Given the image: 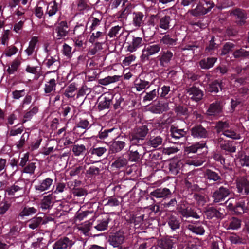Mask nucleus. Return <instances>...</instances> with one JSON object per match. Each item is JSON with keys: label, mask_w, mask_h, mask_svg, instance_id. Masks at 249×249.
<instances>
[{"label": "nucleus", "mask_w": 249, "mask_h": 249, "mask_svg": "<svg viewBox=\"0 0 249 249\" xmlns=\"http://www.w3.org/2000/svg\"><path fill=\"white\" fill-rule=\"evenodd\" d=\"M148 132L149 129L146 125L136 127L129 135L130 143L134 145H142L143 141Z\"/></svg>", "instance_id": "f257e3e1"}, {"label": "nucleus", "mask_w": 249, "mask_h": 249, "mask_svg": "<svg viewBox=\"0 0 249 249\" xmlns=\"http://www.w3.org/2000/svg\"><path fill=\"white\" fill-rule=\"evenodd\" d=\"M177 210L179 213L183 217H193L198 219L202 214L200 209L191 206H186L185 205H178Z\"/></svg>", "instance_id": "f03ea898"}, {"label": "nucleus", "mask_w": 249, "mask_h": 249, "mask_svg": "<svg viewBox=\"0 0 249 249\" xmlns=\"http://www.w3.org/2000/svg\"><path fill=\"white\" fill-rule=\"evenodd\" d=\"M161 48V45L157 44H149L146 45L142 51V54L141 59L142 62H145L149 60V56L158 53Z\"/></svg>", "instance_id": "7ed1b4c3"}, {"label": "nucleus", "mask_w": 249, "mask_h": 249, "mask_svg": "<svg viewBox=\"0 0 249 249\" xmlns=\"http://www.w3.org/2000/svg\"><path fill=\"white\" fill-rule=\"evenodd\" d=\"M142 145H137L130 143L129 150L127 152L128 160L131 162H138L141 159L142 154L143 152Z\"/></svg>", "instance_id": "20e7f679"}, {"label": "nucleus", "mask_w": 249, "mask_h": 249, "mask_svg": "<svg viewBox=\"0 0 249 249\" xmlns=\"http://www.w3.org/2000/svg\"><path fill=\"white\" fill-rule=\"evenodd\" d=\"M126 136H120L111 142L109 145V152L111 154H115L123 150L127 145Z\"/></svg>", "instance_id": "39448f33"}, {"label": "nucleus", "mask_w": 249, "mask_h": 249, "mask_svg": "<svg viewBox=\"0 0 249 249\" xmlns=\"http://www.w3.org/2000/svg\"><path fill=\"white\" fill-rule=\"evenodd\" d=\"M230 193L231 191L228 187L221 186L217 188L212 195L213 202L219 203L224 201L229 196Z\"/></svg>", "instance_id": "423d86ee"}, {"label": "nucleus", "mask_w": 249, "mask_h": 249, "mask_svg": "<svg viewBox=\"0 0 249 249\" xmlns=\"http://www.w3.org/2000/svg\"><path fill=\"white\" fill-rule=\"evenodd\" d=\"M174 57L173 53L169 49L162 48L160 55L157 57L161 67H167Z\"/></svg>", "instance_id": "0eeeda50"}, {"label": "nucleus", "mask_w": 249, "mask_h": 249, "mask_svg": "<svg viewBox=\"0 0 249 249\" xmlns=\"http://www.w3.org/2000/svg\"><path fill=\"white\" fill-rule=\"evenodd\" d=\"M159 19V14L151 15L148 17L147 21L145 22L142 31L149 33L151 36L154 35L155 30L158 29L156 27L158 24Z\"/></svg>", "instance_id": "6e6552de"}, {"label": "nucleus", "mask_w": 249, "mask_h": 249, "mask_svg": "<svg viewBox=\"0 0 249 249\" xmlns=\"http://www.w3.org/2000/svg\"><path fill=\"white\" fill-rule=\"evenodd\" d=\"M204 177L206 182L211 184H219L222 182V178L220 172L210 169H206L204 172Z\"/></svg>", "instance_id": "1a4fd4ad"}, {"label": "nucleus", "mask_w": 249, "mask_h": 249, "mask_svg": "<svg viewBox=\"0 0 249 249\" xmlns=\"http://www.w3.org/2000/svg\"><path fill=\"white\" fill-rule=\"evenodd\" d=\"M224 100L221 99H216L215 102L211 103L207 110V114L209 116H216L219 115L223 112Z\"/></svg>", "instance_id": "9d476101"}, {"label": "nucleus", "mask_w": 249, "mask_h": 249, "mask_svg": "<svg viewBox=\"0 0 249 249\" xmlns=\"http://www.w3.org/2000/svg\"><path fill=\"white\" fill-rule=\"evenodd\" d=\"M190 133L195 139H206L209 136V131L200 124L193 126L190 129Z\"/></svg>", "instance_id": "9b49d317"}, {"label": "nucleus", "mask_w": 249, "mask_h": 249, "mask_svg": "<svg viewBox=\"0 0 249 249\" xmlns=\"http://www.w3.org/2000/svg\"><path fill=\"white\" fill-rule=\"evenodd\" d=\"M231 15L234 16V21L238 26H242L246 23L247 14L244 10L236 8L232 10Z\"/></svg>", "instance_id": "f8f14e48"}, {"label": "nucleus", "mask_w": 249, "mask_h": 249, "mask_svg": "<svg viewBox=\"0 0 249 249\" xmlns=\"http://www.w3.org/2000/svg\"><path fill=\"white\" fill-rule=\"evenodd\" d=\"M187 93L189 94L190 99L196 102L202 100L204 96L203 91L195 86L188 88Z\"/></svg>", "instance_id": "ddd939ff"}, {"label": "nucleus", "mask_w": 249, "mask_h": 249, "mask_svg": "<svg viewBox=\"0 0 249 249\" xmlns=\"http://www.w3.org/2000/svg\"><path fill=\"white\" fill-rule=\"evenodd\" d=\"M113 96L111 95L107 96L102 95L98 99L97 108L99 111L108 109L111 104H113Z\"/></svg>", "instance_id": "4468645a"}, {"label": "nucleus", "mask_w": 249, "mask_h": 249, "mask_svg": "<svg viewBox=\"0 0 249 249\" xmlns=\"http://www.w3.org/2000/svg\"><path fill=\"white\" fill-rule=\"evenodd\" d=\"M147 16L142 12H134L133 13L132 24L137 28H141L143 30L145 20Z\"/></svg>", "instance_id": "2eb2a0df"}, {"label": "nucleus", "mask_w": 249, "mask_h": 249, "mask_svg": "<svg viewBox=\"0 0 249 249\" xmlns=\"http://www.w3.org/2000/svg\"><path fill=\"white\" fill-rule=\"evenodd\" d=\"M172 21L173 19L169 15H166L163 16H159L158 23L156 28H160L165 31H168L173 28L172 24Z\"/></svg>", "instance_id": "dca6fc26"}, {"label": "nucleus", "mask_w": 249, "mask_h": 249, "mask_svg": "<svg viewBox=\"0 0 249 249\" xmlns=\"http://www.w3.org/2000/svg\"><path fill=\"white\" fill-rule=\"evenodd\" d=\"M183 226L196 235H203L205 231L203 226L200 223H189L185 221H183Z\"/></svg>", "instance_id": "f3484780"}, {"label": "nucleus", "mask_w": 249, "mask_h": 249, "mask_svg": "<svg viewBox=\"0 0 249 249\" xmlns=\"http://www.w3.org/2000/svg\"><path fill=\"white\" fill-rule=\"evenodd\" d=\"M124 236L123 233L117 232L115 233L110 235L108 238L109 244L114 248L119 247L124 242Z\"/></svg>", "instance_id": "a211bd4d"}, {"label": "nucleus", "mask_w": 249, "mask_h": 249, "mask_svg": "<svg viewBox=\"0 0 249 249\" xmlns=\"http://www.w3.org/2000/svg\"><path fill=\"white\" fill-rule=\"evenodd\" d=\"M237 191L243 195H247L249 193V180L245 178H242L237 181Z\"/></svg>", "instance_id": "6ab92c4d"}, {"label": "nucleus", "mask_w": 249, "mask_h": 249, "mask_svg": "<svg viewBox=\"0 0 249 249\" xmlns=\"http://www.w3.org/2000/svg\"><path fill=\"white\" fill-rule=\"evenodd\" d=\"M72 240L67 237H64L57 240L53 245V249H66L72 246Z\"/></svg>", "instance_id": "aec40b11"}, {"label": "nucleus", "mask_w": 249, "mask_h": 249, "mask_svg": "<svg viewBox=\"0 0 249 249\" xmlns=\"http://www.w3.org/2000/svg\"><path fill=\"white\" fill-rule=\"evenodd\" d=\"M169 109L168 103L163 101H158L150 107V111L155 114H161Z\"/></svg>", "instance_id": "412c9836"}, {"label": "nucleus", "mask_w": 249, "mask_h": 249, "mask_svg": "<svg viewBox=\"0 0 249 249\" xmlns=\"http://www.w3.org/2000/svg\"><path fill=\"white\" fill-rule=\"evenodd\" d=\"M53 182V180L52 178H47L39 181L38 184L35 186V190L39 193L48 190L52 185Z\"/></svg>", "instance_id": "4be33fe9"}, {"label": "nucleus", "mask_w": 249, "mask_h": 249, "mask_svg": "<svg viewBox=\"0 0 249 249\" xmlns=\"http://www.w3.org/2000/svg\"><path fill=\"white\" fill-rule=\"evenodd\" d=\"M249 203V201L246 202V201L243 199H240L236 201L234 214L240 215L247 213L249 210L248 206Z\"/></svg>", "instance_id": "5701e85b"}, {"label": "nucleus", "mask_w": 249, "mask_h": 249, "mask_svg": "<svg viewBox=\"0 0 249 249\" xmlns=\"http://www.w3.org/2000/svg\"><path fill=\"white\" fill-rule=\"evenodd\" d=\"M170 136L175 139H179L183 137H185L188 134V129H180L178 126L172 125L170 129Z\"/></svg>", "instance_id": "b1692460"}, {"label": "nucleus", "mask_w": 249, "mask_h": 249, "mask_svg": "<svg viewBox=\"0 0 249 249\" xmlns=\"http://www.w3.org/2000/svg\"><path fill=\"white\" fill-rule=\"evenodd\" d=\"M68 26L67 22L66 21H62L59 22L55 27V32L57 33V39H60L68 34L67 29Z\"/></svg>", "instance_id": "393cba45"}, {"label": "nucleus", "mask_w": 249, "mask_h": 249, "mask_svg": "<svg viewBox=\"0 0 249 249\" xmlns=\"http://www.w3.org/2000/svg\"><path fill=\"white\" fill-rule=\"evenodd\" d=\"M207 13L205 7H204V4L202 3L201 1H200L197 4L196 8L190 9L188 11V14L196 17L205 15Z\"/></svg>", "instance_id": "a878e982"}, {"label": "nucleus", "mask_w": 249, "mask_h": 249, "mask_svg": "<svg viewBox=\"0 0 249 249\" xmlns=\"http://www.w3.org/2000/svg\"><path fill=\"white\" fill-rule=\"evenodd\" d=\"M204 214L208 219H211L213 217L222 218L223 215L222 213L213 207L206 208L204 211Z\"/></svg>", "instance_id": "bb28decb"}, {"label": "nucleus", "mask_w": 249, "mask_h": 249, "mask_svg": "<svg viewBox=\"0 0 249 249\" xmlns=\"http://www.w3.org/2000/svg\"><path fill=\"white\" fill-rule=\"evenodd\" d=\"M37 212V209L34 207L25 205L22 207L18 217L23 218L25 217L31 216Z\"/></svg>", "instance_id": "cd10ccee"}, {"label": "nucleus", "mask_w": 249, "mask_h": 249, "mask_svg": "<svg viewBox=\"0 0 249 249\" xmlns=\"http://www.w3.org/2000/svg\"><path fill=\"white\" fill-rule=\"evenodd\" d=\"M167 222L172 231H176L180 229V219L176 216L170 215L168 218Z\"/></svg>", "instance_id": "c85d7f7f"}, {"label": "nucleus", "mask_w": 249, "mask_h": 249, "mask_svg": "<svg viewBox=\"0 0 249 249\" xmlns=\"http://www.w3.org/2000/svg\"><path fill=\"white\" fill-rule=\"evenodd\" d=\"M207 89L209 92L217 93L219 89L221 90L223 89L222 82L221 81L215 80L208 84Z\"/></svg>", "instance_id": "c756f323"}, {"label": "nucleus", "mask_w": 249, "mask_h": 249, "mask_svg": "<svg viewBox=\"0 0 249 249\" xmlns=\"http://www.w3.org/2000/svg\"><path fill=\"white\" fill-rule=\"evenodd\" d=\"M171 192L169 189L159 188L156 189L153 192H151L150 195L151 196V199H153L154 201H155V200L152 197L156 198H163L167 196Z\"/></svg>", "instance_id": "7c9ffc66"}, {"label": "nucleus", "mask_w": 249, "mask_h": 249, "mask_svg": "<svg viewBox=\"0 0 249 249\" xmlns=\"http://www.w3.org/2000/svg\"><path fill=\"white\" fill-rule=\"evenodd\" d=\"M43 223V217L39 214L27 221L29 228L32 230L38 228Z\"/></svg>", "instance_id": "2f4dec72"}, {"label": "nucleus", "mask_w": 249, "mask_h": 249, "mask_svg": "<svg viewBox=\"0 0 249 249\" xmlns=\"http://www.w3.org/2000/svg\"><path fill=\"white\" fill-rule=\"evenodd\" d=\"M102 18L103 17L101 13L96 12V13L92 14L90 18H89L92 22V24L90 26L91 31L94 30L96 27L101 24Z\"/></svg>", "instance_id": "473e14b6"}, {"label": "nucleus", "mask_w": 249, "mask_h": 249, "mask_svg": "<svg viewBox=\"0 0 249 249\" xmlns=\"http://www.w3.org/2000/svg\"><path fill=\"white\" fill-rule=\"evenodd\" d=\"M174 242L170 239L161 240L158 243V248L152 247L150 249H175Z\"/></svg>", "instance_id": "72a5a7b5"}, {"label": "nucleus", "mask_w": 249, "mask_h": 249, "mask_svg": "<svg viewBox=\"0 0 249 249\" xmlns=\"http://www.w3.org/2000/svg\"><path fill=\"white\" fill-rule=\"evenodd\" d=\"M217 60L215 57H208L203 59L199 62V65L202 69H209L213 67Z\"/></svg>", "instance_id": "f704fd0d"}, {"label": "nucleus", "mask_w": 249, "mask_h": 249, "mask_svg": "<svg viewBox=\"0 0 249 249\" xmlns=\"http://www.w3.org/2000/svg\"><path fill=\"white\" fill-rule=\"evenodd\" d=\"M143 44V40L142 37H133L132 44L128 46L127 50L130 52L136 51L137 49L142 46Z\"/></svg>", "instance_id": "c9c22d12"}, {"label": "nucleus", "mask_w": 249, "mask_h": 249, "mask_svg": "<svg viewBox=\"0 0 249 249\" xmlns=\"http://www.w3.org/2000/svg\"><path fill=\"white\" fill-rule=\"evenodd\" d=\"M52 200V194L44 196L40 203L41 208L44 210L51 209L53 205Z\"/></svg>", "instance_id": "e433bc0d"}, {"label": "nucleus", "mask_w": 249, "mask_h": 249, "mask_svg": "<svg viewBox=\"0 0 249 249\" xmlns=\"http://www.w3.org/2000/svg\"><path fill=\"white\" fill-rule=\"evenodd\" d=\"M177 40L178 39L176 37H173L169 34L164 35L160 39V42H162L164 45L168 46V47L176 45Z\"/></svg>", "instance_id": "4c0bfd02"}, {"label": "nucleus", "mask_w": 249, "mask_h": 249, "mask_svg": "<svg viewBox=\"0 0 249 249\" xmlns=\"http://www.w3.org/2000/svg\"><path fill=\"white\" fill-rule=\"evenodd\" d=\"M206 143L205 142H196L191 146L187 147L186 152L188 153H196L200 149H202L206 147Z\"/></svg>", "instance_id": "58836bf2"}, {"label": "nucleus", "mask_w": 249, "mask_h": 249, "mask_svg": "<svg viewBox=\"0 0 249 249\" xmlns=\"http://www.w3.org/2000/svg\"><path fill=\"white\" fill-rule=\"evenodd\" d=\"M217 37L214 36L211 37V40L209 41V45L206 47V51L207 53H212L215 50L218 49L219 44L217 42Z\"/></svg>", "instance_id": "ea45409f"}, {"label": "nucleus", "mask_w": 249, "mask_h": 249, "mask_svg": "<svg viewBox=\"0 0 249 249\" xmlns=\"http://www.w3.org/2000/svg\"><path fill=\"white\" fill-rule=\"evenodd\" d=\"M120 77V76L118 75H114L113 76H108L104 78L99 79L98 82L99 84L107 86L118 81Z\"/></svg>", "instance_id": "a19ab883"}, {"label": "nucleus", "mask_w": 249, "mask_h": 249, "mask_svg": "<svg viewBox=\"0 0 249 249\" xmlns=\"http://www.w3.org/2000/svg\"><path fill=\"white\" fill-rule=\"evenodd\" d=\"M56 86V80L54 78L51 79L45 84L44 92L46 94H50L55 90Z\"/></svg>", "instance_id": "79ce46f5"}, {"label": "nucleus", "mask_w": 249, "mask_h": 249, "mask_svg": "<svg viewBox=\"0 0 249 249\" xmlns=\"http://www.w3.org/2000/svg\"><path fill=\"white\" fill-rule=\"evenodd\" d=\"M162 143V138L160 136L151 137L147 141V145L153 148H157Z\"/></svg>", "instance_id": "37998d69"}, {"label": "nucleus", "mask_w": 249, "mask_h": 249, "mask_svg": "<svg viewBox=\"0 0 249 249\" xmlns=\"http://www.w3.org/2000/svg\"><path fill=\"white\" fill-rule=\"evenodd\" d=\"M174 111L178 117L184 116L185 118L188 116V109L186 106L182 105L176 106Z\"/></svg>", "instance_id": "c03bdc74"}, {"label": "nucleus", "mask_w": 249, "mask_h": 249, "mask_svg": "<svg viewBox=\"0 0 249 249\" xmlns=\"http://www.w3.org/2000/svg\"><path fill=\"white\" fill-rule=\"evenodd\" d=\"M233 55L235 59L249 58V51L241 48L235 50L233 53Z\"/></svg>", "instance_id": "a18cd8bd"}, {"label": "nucleus", "mask_w": 249, "mask_h": 249, "mask_svg": "<svg viewBox=\"0 0 249 249\" xmlns=\"http://www.w3.org/2000/svg\"><path fill=\"white\" fill-rule=\"evenodd\" d=\"M241 220L235 217H232L228 224L227 229L238 230L241 228Z\"/></svg>", "instance_id": "49530a36"}, {"label": "nucleus", "mask_w": 249, "mask_h": 249, "mask_svg": "<svg viewBox=\"0 0 249 249\" xmlns=\"http://www.w3.org/2000/svg\"><path fill=\"white\" fill-rule=\"evenodd\" d=\"M29 111H27L25 113L23 119L22 121V124L25 123L28 121H30L38 111V107L36 106L33 107L32 108H31V107Z\"/></svg>", "instance_id": "de8ad7c7"}, {"label": "nucleus", "mask_w": 249, "mask_h": 249, "mask_svg": "<svg viewBox=\"0 0 249 249\" xmlns=\"http://www.w3.org/2000/svg\"><path fill=\"white\" fill-rule=\"evenodd\" d=\"M135 87L138 91H140L146 88L149 86V82L148 81L137 78L134 81Z\"/></svg>", "instance_id": "09e8293b"}, {"label": "nucleus", "mask_w": 249, "mask_h": 249, "mask_svg": "<svg viewBox=\"0 0 249 249\" xmlns=\"http://www.w3.org/2000/svg\"><path fill=\"white\" fill-rule=\"evenodd\" d=\"M122 7V9L117 13V18L120 20L126 19L128 15L131 12L129 5L126 4L125 6Z\"/></svg>", "instance_id": "8fccbe9b"}, {"label": "nucleus", "mask_w": 249, "mask_h": 249, "mask_svg": "<svg viewBox=\"0 0 249 249\" xmlns=\"http://www.w3.org/2000/svg\"><path fill=\"white\" fill-rule=\"evenodd\" d=\"M229 126V123L227 121H219L216 122L215 127L216 132L219 134L221 132L223 133Z\"/></svg>", "instance_id": "3c124183"}, {"label": "nucleus", "mask_w": 249, "mask_h": 249, "mask_svg": "<svg viewBox=\"0 0 249 249\" xmlns=\"http://www.w3.org/2000/svg\"><path fill=\"white\" fill-rule=\"evenodd\" d=\"M128 160L123 156H120L112 163V166L117 168H121L127 165Z\"/></svg>", "instance_id": "603ef678"}, {"label": "nucleus", "mask_w": 249, "mask_h": 249, "mask_svg": "<svg viewBox=\"0 0 249 249\" xmlns=\"http://www.w3.org/2000/svg\"><path fill=\"white\" fill-rule=\"evenodd\" d=\"M168 168L171 175H177L180 169V163L179 162L173 161L169 164Z\"/></svg>", "instance_id": "864d4df0"}, {"label": "nucleus", "mask_w": 249, "mask_h": 249, "mask_svg": "<svg viewBox=\"0 0 249 249\" xmlns=\"http://www.w3.org/2000/svg\"><path fill=\"white\" fill-rule=\"evenodd\" d=\"M58 4L55 1L50 2L47 8L46 13L50 17L55 15L58 11Z\"/></svg>", "instance_id": "5fc2aeb1"}, {"label": "nucleus", "mask_w": 249, "mask_h": 249, "mask_svg": "<svg viewBox=\"0 0 249 249\" xmlns=\"http://www.w3.org/2000/svg\"><path fill=\"white\" fill-rule=\"evenodd\" d=\"M38 39L37 37L34 36L32 38L31 41L29 42L28 47L25 50V52L28 56H30L33 54Z\"/></svg>", "instance_id": "6e6d98bb"}, {"label": "nucleus", "mask_w": 249, "mask_h": 249, "mask_svg": "<svg viewBox=\"0 0 249 249\" xmlns=\"http://www.w3.org/2000/svg\"><path fill=\"white\" fill-rule=\"evenodd\" d=\"M107 149L103 147H92L88 151L89 154L96 155L98 157L102 156L106 152Z\"/></svg>", "instance_id": "4d7b16f0"}, {"label": "nucleus", "mask_w": 249, "mask_h": 249, "mask_svg": "<svg viewBox=\"0 0 249 249\" xmlns=\"http://www.w3.org/2000/svg\"><path fill=\"white\" fill-rule=\"evenodd\" d=\"M235 46V45L233 43L230 42H226L223 46L221 51V55L223 56L227 55L230 52L233 50Z\"/></svg>", "instance_id": "13d9d810"}, {"label": "nucleus", "mask_w": 249, "mask_h": 249, "mask_svg": "<svg viewBox=\"0 0 249 249\" xmlns=\"http://www.w3.org/2000/svg\"><path fill=\"white\" fill-rule=\"evenodd\" d=\"M86 150V147L83 144L74 145L72 148V151L73 152L74 155L76 156H78L80 155L83 154Z\"/></svg>", "instance_id": "bf43d9fd"}, {"label": "nucleus", "mask_w": 249, "mask_h": 249, "mask_svg": "<svg viewBox=\"0 0 249 249\" xmlns=\"http://www.w3.org/2000/svg\"><path fill=\"white\" fill-rule=\"evenodd\" d=\"M97 222L98 224L94 227V228L99 231H103L106 230L108 227L109 219L98 220Z\"/></svg>", "instance_id": "052dcab7"}, {"label": "nucleus", "mask_w": 249, "mask_h": 249, "mask_svg": "<svg viewBox=\"0 0 249 249\" xmlns=\"http://www.w3.org/2000/svg\"><path fill=\"white\" fill-rule=\"evenodd\" d=\"M185 78L190 80L192 82L196 81L199 79L200 76L197 73V72H195L188 70L185 73Z\"/></svg>", "instance_id": "680f3d73"}, {"label": "nucleus", "mask_w": 249, "mask_h": 249, "mask_svg": "<svg viewBox=\"0 0 249 249\" xmlns=\"http://www.w3.org/2000/svg\"><path fill=\"white\" fill-rule=\"evenodd\" d=\"M230 240L232 244H245L247 242L245 238L240 237L236 234L231 236Z\"/></svg>", "instance_id": "e2e57ef3"}, {"label": "nucleus", "mask_w": 249, "mask_h": 249, "mask_svg": "<svg viewBox=\"0 0 249 249\" xmlns=\"http://www.w3.org/2000/svg\"><path fill=\"white\" fill-rule=\"evenodd\" d=\"M238 32L235 25H230L226 29L225 35L229 37H233L237 34Z\"/></svg>", "instance_id": "0e129e2a"}, {"label": "nucleus", "mask_w": 249, "mask_h": 249, "mask_svg": "<svg viewBox=\"0 0 249 249\" xmlns=\"http://www.w3.org/2000/svg\"><path fill=\"white\" fill-rule=\"evenodd\" d=\"M21 62L18 59H15L12 63L11 66V67H8L7 70V72L9 74H13L15 71H16L18 68V67L20 65Z\"/></svg>", "instance_id": "69168bd1"}, {"label": "nucleus", "mask_w": 249, "mask_h": 249, "mask_svg": "<svg viewBox=\"0 0 249 249\" xmlns=\"http://www.w3.org/2000/svg\"><path fill=\"white\" fill-rule=\"evenodd\" d=\"M101 170L94 166H90L87 171L86 174L90 178L95 177L99 175Z\"/></svg>", "instance_id": "338daca9"}, {"label": "nucleus", "mask_w": 249, "mask_h": 249, "mask_svg": "<svg viewBox=\"0 0 249 249\" xmlns=\"http://www.w3.org/2000/svg\"><path fill=\"white\" fill-rule=\"evenodd\" d=\"M239 163L242 167H249V155L241 154L239 156Z\"/></svg>", "instance_id": "774afa93"}]
</instances>
